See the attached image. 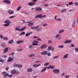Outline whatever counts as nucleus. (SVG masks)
<instances>
[{"mask_svg": "<svg viewBox=\"0 0 78 78\" xmlns=\"http://www.w3.org/2000/svg\"><path fill=\"white\" fill-rule=\"evenodd\" d=\"M35 9L37 11L41 12L42 11V8L40 7H36L35 8Z\"/></svg>", "mask_w": 78, "mask_h": 78, "instance_id": "1", "label": "nucleus"}, {"mask_svg": "<svg viewBox=\"0 0 78 78\" xmlns=\"http://www.w3.org/2000/svg\"><path fill=\"white\" fill-rule=\"evenodd\" d=\"M2 75H4V77H7L9 76V74L6 73V72H3L2 73Z\"/></svg>", "mask_w": 78, "mask_h": 78, "instance_id": "2", "label": "nucleus"}, {"mask_svg": "<svg viewBox=\"0 0 78 78\" xmlns=\"http://www.w3.org/2000/svg\"><path fill=\"white\" fill-rule=\"evenodd\" d=\"M32 45H38V44H37V43H38V41H34L32 42Z\"/></svg>", "mask_w": 78, "mask_h": 78, "instance_id": "3", "label": "nucleus"}, {"mask_svg": "<svg viewBox=\"0 0 78 78\" xmlns=\"http://www.w3.org/2000/svg\"><path fill=\"white\" fill-rule=\"evenodd\" d=\"M48 53V51H43L41 53V55H47Z\"/></svg>", "mask_w": 78, "mask_h": 78, "instance_id": "4", "label": "nucleus"}, {"mask_svg": "<svg viewBox=\"0 0 78 78\" xmlns=\"http://www.w3.org/2000/svg\"><path fill=\"white\" fill-rule=\"evenodd\" d=\"M1 46L3 48H5L6 46V44L5 43L2 42L1 44Z\"/></svg>", "mask_w": 78, "mask_h": 78, "instance_id": "5", "label": "nucleus"}, {"mask_svg": "<svg viewBox=\"0 0 78 78\" xmlns=\"http://www.w3.org/2000/svg\"><path fill=\"white\" fill-rule=\"evenodd\" d=\"M28 5L30 6H33V5H36V3L35 2H29L28 3Z\"/></svg>", "mask_w": 78, "mask_h": 78, "instance_id": "6", "label": "nucleus"}, {"mask_svg": "<svg viewBox=\"0 0 78 78\" xmlns=\"http://www.w3.org/2000/svg\"><path fill=\"white\" fill-rule=\"evenodd\" d=\"M47 46L45 44H43L42 45L41 47V49H45L46 48H47Z\"/></svg>", "mask_w": 78, "mask_h": 78, "instance_id": "7", "label": "nucleus"}, {"mask_svg": "<svg viewBox=\"0 0 78 78\" xmlns=\"http://www.w3.org/2000/svg\"><path fill=\"white\" fill-rule=\"evenodd\" d=\"M8 12L9 14L11 15L12 14H13L14 12V11L13 10H10L8 11Z\"/></svg>", "mask_w": 78, "mask_h": 78, "instance_id": "8", "label": "nucleus"}, {"mask_svg": "<svg viewBox=\"0 0 78 78\" xmlns=\"http://www.w3.org/2000/svg\"><path fill=\"white\" fill-rule=\"evenodd\" d=\"M53 72L55 73H59V69H55L53 70Z\"/></svg>", "mask_w": 78, "mask_h": 78, "instance_id": "9", "label": "nucleus"}, {"mask_svg": "<svg viewBox=\"0 0 78 78\" xmlns=\"http://www.w3.org/2000/svg\"><path fill=\"white\" fill-rule=\"evenodd\" d=\"M12 60H13L12 58V57H9V58L7 60V62H11V61H12Z\"/></svg>", "mask_w": 78, "mask_h": 78, "instance_id": "10", "label": "nucleus"}, {"mask_svg": "<svg viewBox=\"0 0 78 78\" xmlns=\"http://www.w3.org/2000/svg\"><path fill=\"white\" fill-rule=\"evenodd\" d=\"M39 26H36V27H33H33H31V29L32 30H36L37 28H39Z\"/></svg>", "mask_w": 78, "mask_h": 78, "instance_id": "11", "label": "nucleus"}, {"mask_svg": "<svg viewBox=\"0 0 78 78\" xmlns=\"http://www.w3.org/2000/svg\"><path fill=\"white\" fill-rule=\"evenodd\" d=\"M42 14L37 15L35 17V18H38V17H39V18H42Z\"/></svg>", "mask_w": 78, "mask_h": 78, "instance_id": "12", "label": "nucleus"}, {"mask_svg": "<svg viewBox=\"0 0 78 78\" xmlns=\"http://www.w3.org/2000/svg\"><path fill=\"white\" fill-rule=\"evenodd\" d=\"M57 16H55L54 18V19L56 21H61V18H56Z\"/></svg>", "mask_w": 78, "mask_h": 78, "instance_id": "13", "label": "nucleus"}, {"mask_svg": "<svg viewBox=\"0 0 78 78\" xmlns=\"http://www.w3.org/2000/svg\"><path fill=\"white\" fill-rule=\"evenodd\" d=\"M41 64H35L33 65V67H39V66H41Z\"/></svg>", "mask_w": 78, "mask_h": 78, "instance_id": "14", "label": "nucleus"}, {"mask_svg": "<svg viewBox=\"0 0 78 78\" xmlns=\"http://www.w3.org/2000/svg\"><path fill=\"white\" fill-rule=\"evenodd\" d=\"M3 2L5 3H7V4H9L10 3V1L7 0H4L3 1Z\"/></svg>", "mask_w": 78, "mask_h": 78, "instance_id": "15", "label": "nucleus"}, {"mask_svg": "<svg viewBox=\"0 0 78 78\" xmlns=\"http://www.w3.org/2000/svg\"><path fill=\"white\" fill-rule=\"evenodd\" d=\"M8 48H5L3 52V53H6L8 51Z\"/></svg>", "mask_w": 78, "mask_h": 78, "instance_id": "16", "label": "nucleus"}, {"mask_svg": "<svg viewBox=\"0 0 78 78\" xmlns=\"http://www.w3.org/2000/svg\"><path fill=\"white\" fill-rule=\"evenodd\" d=\"M27 71L28 72H33V69L32 68H29L27 69Z\"/></svg>", "mask_w": 78, "mask_h": 78, "instance_id": "17", "label": "nucleus"}, {"mask_svg": "<svg viewBox=\"0 0 78 78\" xmlns=\"http://www.w3.org/2000/svg\"><path fill=\"white\" fill-rule=\"evenodd\" d=\"M11 73L12 74H15L16 73V71L15 70H12L11 71Z\"/></svg>", "mask_w": 78, "mask_h": 78, "instance_id": "18", "label": "nucleus"}, {"mask_svg": "<svg viewBox=\"0 0 78 78\" xmlns=\"http://www.w3.org/2000/svg\"><path fill=\"white\" fill-rule=\"evenodd\" d=\"M42 30V28H37L36 29L37 31H41V30Z\"/></svg>", "mask_w": 78, "mask_h": 78, "instance_id": "19", "label": "nucleus"}, {"mask_svg": "<svg viewBox=\"0 0 78 78\" xmlns=\"http://www.w3.org/2000/svg\"><path fill=\"white\" fill-rule=\"evenodd\" d=\"M48 69H55V67L53 66H51V65H50L48 67H47Z\"/></svg>", "mask_w": 78, "mask_h": 78, "instance_id": "20", "label": "nucleus"}, {"mask_svg": "<svg viewBox=\"0 0 78 78\" xmlns=\"http://www.w3.org/2000/svg\"><path fill=\"white\" fill-rule=\"evenodd\" d=\"M72 41L71 40H67L65 42V44H68V43H71Z\"/></svg>", "mask_w": 78, "mask_h": 78, "instance_id": "21", "label": "nucleus"}, {"mask_svg": "<svg viewBox=\"0 0 78 78\" xmlns=\"http://www.w3.org/2000/svg\"><path fill=\"white\" fill-rule=\"evenodd\" d=\"M5 23H7L8 24H10V21L9 20H5Z\"/></svg>", "mask_w": 78, "mask_h": 78, "instance_id": "22", "label": "nucleus"}, {"mask_svg": "<svg viewBox=\"0 0 78 78\" xmlns=\"http://www.w3.org/2000/svg\"><path fill=\"white\" fill-rule=\"evenodd\" d=\"M68 56H69V54H67L64 56L63 57V58H67Z\"/></svg>", "mask_w": 78, "mask_h": 78, "instance_id": "23", "label": "nucleus"}, {"mask_svg": "<svg viewBox=\"0 0 78 78\" xmlns=\"http://www.w3.org/2000/svg\"><path fill=\"white\" fill-rule=\"evenodd\" d=\"M48 67H45L44 68V69H42V71H41V72H44V71H45V70H47V69H48Z\"/></svg>", "mask_w": 78, "mask_h": 78, "instance_id": "24", "label": "nucleus"}, {"mask_svg": "<svg viewBox=\"0 0 78 78\" xmlns=\"http://www.w3.org/2000/svg\"><path fill=\"white\" fill-rule=\"evenodd\" d=\"M64 31V30H60L59 31V34H61V33H62Z\"/></svg>", "mask_w": 78, "mask_h": 78, "instance_id": "25", "label": "nucleus"}, {"mask_svg": "<svg viewBox=\"0 0 78 78\" xmlns=\"http://www.w3.org/2000/svg\"><path fill=\"white\" fill-rule=\"evenodd\" d=\"M31 33H32V32H31V33L30 32V33H27L26 35V37H28V36H30V34H31Z\"/></svg>", "mask_w": 78, "mask_h": 78, "instance_id": "26", "label": "nucleus"}, {"mask_svg": "<svg viewBox=\"0 0 78 78\" xmlns=\"http://www.w3.org/2000/svg\"><path fill=\"white\" fill-rule=\"evenodd\" d=\"M14 42V40L12 39L9 41V44H12Z\"/></svg>", "mask_w": 78, "mask_h": 78, "instance_id": "27", "label": "nucleus"}, {"mask_svg": "<svg viewBox=\"0 0 78 78\" xmlns=\"http://www.w3.org/2000/svg\"><path fill=\"white\" fill-rule=\"evenodd\" d=\"M3 39L5 41H8V38L7 37H3Z\"/></svg>", "mask_w": 78, "mask_h": 78, "instance_id": "28", "label": "nucleus"}, {"mask_svg": "<svg viewBox=\"0 0 78 78\" xmlns=\"http://www.w3.org/2000/svg\"><path fill=\"white\" fill-rule=\"evenodd\" d=\"M23 42V41H18L17 42V44H19L20 43H22Z\"/></svg>", "mask_w": 78, "mask_h": 78, "instance_id": "29", "label": "nucleus"}, {"mask_svg": "<svg viewBox=\"0 0 78 78\" xmlns=\"http://www.w3.org/2000/svg\"><path fill=\"white\" fill-rule=\"evenodd\" d=\"M28 25L29 27H31V26H33V23H30L28 24Z\"/></svg>", "mask_w": 78, "mask_h": 78, "instance_id": "30", "label": "nucleus"}, {"mask_svg": "<svg viewBox=\"0 0 78 78\" xmlns=\"http://www.w3.org/2000/svg\"><path fill=\"white\" fill-rule=\"evenodd\" d=\"M15 30H16V31H21V30L20 29L17 27L15 28Z\"/></svg>", "mask_w": 78, "mask_h": 78, "instance_id": "31", "label": "nucleus"}, {"mask_svg": "<svg viewBox=\"0 0 78 78\" xmlns=\"http://www.w3.org/2000/svg\"><path fill=\"white\" fill-rule=\"evenodd\" d=\"M20 9H21V6H19L18 7H17V11H19Z\"/></svg>", "mask_w": 78, "mask_h": 78, "instance_id": "32", "label": "nucleus"}, {"mask_svg": "<svg viewBox=\"0 0 78 78\" xmlns=\"http://www.w3.org/2000/svg\"><path fill=\"white\" fill-rule=\"evenodd\" d=\"M26 29V27H24L21 29V31H23V30H25Z\"/></svg>", "mask_w": 78, "mask_h": 78, "instance_id": "33", "label": "nucleus"}, {"mask_svg": "<svg viewBox=\"0 0 78 78\" xmlns=\"http://www.w3.org/2000/svg\"><path fill=\"white\" fill-rule=\"evenodd\" d=\"M22 21L23 22V23H30V21H29L28 22H25V20H22Z\"/></svg>", "mask_w": 78, "mask_h": 78, "instance_id": "34", "label": "nucleus"}, {"mask_svg": "<svg viewBox=\"0 0 78 78\" xmlns=\"http://www.w3.org/2000/svg\"><path fill=\"white\" fill-rule=\"evenodd\" d=\"M29 57H33V56H34V54H32L28 55Z\"/></svg>", "mask_w": 78, "mask_h": 78, "instance_id": "35", "label": "nucleus"}, {"mask_svg": "<svg viewBox=\"0 0 78 78\" xmlns=\"http://www.w3.org/2000/svg\"><path fill=\"white\" fill-rule=\"evenodd\" d=\"M75 23H76L75 20H74L73 21V23L72 25V27H74L75 25Z\"/></svg>", "mask_w": 78, "mask_h": 78, "instance_id": "36", "label": "nucleus"}, {"mask_svg": "<svg viewBox=\"0 0 78 78\" xmlns=\"http://www.w3.org/2000/svg\"><path fill=\"white\" fill-rule=\"evenodd\" d=\"M51 47L50 46L48 47V51H50L51 50Z\"/></svg>", "mask_w": 78, "mask_h": 78, "instance_id": "37", "label": "nucleus"}, {"mask_svg": "<svg viewBox=\"0 0 78 78\" xmlns=\"http://www.w3.org/2000/svg\"><path fill=\"white\" fill-rule=\"evenodd\" d=\"M66 9H64L61 10V12H66Z\"/></svg>", "mask_w": 78, "mask_h": 78, "instance_id": "38", "label": "nucleus"}, {"mask_svg": "<svg viewBox=\"0 0 78 78\" xmlns=\"http://www.w3.org/2000/svg\"><path fill=\"white\" fill-rule=\"evenodd\" d=\"M60 36H61V35H60V34H58L55 37L56 38H58V37H60Z\"/></svg>", "mask_w": 78, "mask_h": 78, "instance_id": "39", "label": "nucleus"}, {"mask_svg": "<svg viewBox=\"0 0 78 78\" xmlns=\"http://www.w3.org/2000/svg\"><path fill=\"white\" fill-rule=\"evenodd\" d=\"M9 24H4V26H5V27H8L9 26Z\"/></svg>", "mask_w": 78, "mask_h": 78, "instance_id": "40", "label": "nucleus"}, {"mask_svg": "<svg viewBox=\"0 0 78 78\" xmlns=\"http://www.w3.org/2000/svg\"><path fill=\"white\" fill-rule=\"evenodd\" d=\"M13 67H18V64H15L13 65Z\"/></svg>", "mask_w": 78, "mask_h": 78, "instance_id": "41", "label": "nucleus"}, {"mask_svg": "<svg viewBox=\"0 0 78 78\" xmlns=\"http://www.w3.org/2000/svg\"><path fill=\"white\" fill-rule=\"evenodd\" d=\"M18 67L19 68H21V67H22V65L18 64Z\"/></svg>", "mask_w": 78, "mask_h": 78, "instance_id": "42", "label": "nucleus"}, {"mask_svg": "<svg viewBox=\"0 0 78 78\" xmlns=\"http://www.w3.org/2000/svg\"><path fill=\"white\" fill-rule=\"evenodd\" d=\"M75 50L76 52H78V48H75Z\"/></svg>", "mask_w": 78, "mask_h": 78, "instance_id": "43", "label": "nucleus"}, {"mask_svg": "<svg viewBox=\"0 0 78 78\" xmlns=\"http://www.w3.org/2000/svg\"><path fill=\"white\" fill-rule=\"evenodd\" d=\"M29 48H31V49H33V48H34L33 46L32 45H30L29 47Z\"/></svg>", "mask_w": 78, "mask_h": 78, "instance_id": "44", "label": "nucleus"}, {"mask_svg": "<svg viewBox=\"0 0 78 78\" xmlns=\"http://www.w3.org/2000/svg\"><path fill=\"white\" fill-rule=\"evenodd\" d=\"M15 16L14 15L13 16H11L9 17V19H13V18H14L15 17Z\"/></svg>", "mask_w": 78, "mask_h": 78, "instance_id": "45", "label": "nucleus"}, {"mask_svg": "<svg viewBox=\"0 0 78 78\" xmlns=\"http://www.w3.org/2000/svg\"><path fill=\"white\" fill-rule=\"evenodd\" d=\"M25 34V32H23L21 33L20 34V35H22V34Z\"/></svg>", "mask_w": 78, "mask_h": 78, "instance_id": "46", "label": "nucleus"}, {"mask_svg": "<svg viewBox=\"0 0 78 78\" xmlns=\"http://www.w3.org/2000/svg\"><path fill=\"white\" fill-rule=\"evenodd\" d=\"M58 47L59 48H64V46L63 45H61L60 46H58Z\"/></svg>", "mask_w": 78, "mask_h": 78, "instance_id": "47", "label": "nucleus"}, {"mask_svg": "<svg viewBox=\"0 0 78 78\" xmlns=\"http://www.w3.org/2000/svg\"><path fill=\"white\" fill-rule=\"evenodd\" d=\"M47 25H48L47 23H45L43 25V27H46V26H47Z\"/></svg>", "mask_w": 78, "mask_h": 78, "instance_id": "48", "label": "nucleus"}, {"mask_svg": "<svg viewBox=\"0 0 78 78\" xmlns=\"http://www.w3.org/2000/svg\"><path fill=\"white\" fill-rule=\"evenodd\" d=\"M47 55L49 56H51V53L50 52H48V53H47Z\"/></svg>", "mask_w": 78, "mask_h": 78, "instance_id": "49", "label": "nucleus"}, {"mask_svg": "<svg viewBox=\"0 0 78 78\" xmlns=\"http://www.w3.org/2000/svg\"><path fill=\"white\" fill-rule=\"evenodd\" d=\"M52 41L51 40H49L48 42V44H51V43H52Z\"/></svg>", "mask_w": 78, "mask_h": 78, "instance_id": "50", "label": "nucleus"}, {"mask_svg": "<svg viewBox=\"0 0 78 78\" xmlns=\"http://www.w3.org/2000/svg\"><path fill=\"white\" fill-rule=\"evenodd\" d=\"M0 37L1 38V39H3V35H0Z\"/></svg>", "mask_w": 78, "mask_h": 78, "instance_id": "51", "label": "nucleus"}, {"mask_svg": "<svg viewBox=\"0 0 78 78\" xmlns=\"http://www.w3.org/2000/svg\"><path fill=\"white\" fill-rule=\"evenodd\" d=\"M54 49H55V48H54L51 47V50L52 51H54Z\"/></svg>", "mask_w": 78, "mask_h": 78, "instance_id": "52", "label": "nucleus"}, {"mask_svg": "<svg viewBox=\"0 0 78 78\" xmlns=\"http://www.w3.org/2000/svg\"><path fill=\"white\" fill-rule=\"evenodd\" d=\"M48 64H49V63H48H48H46L45 64H44V66H48Z\"/></svg>", "mask_w": 78, "mask_h": 78, "instance_id": "53", "label": "nucleus"}, {"mask_svg": "<svg viewBox=\"0 0 78 78\" xmlns=\"http://www.w3.org/2000/svg\"><path fill=\"white\" fill-rule=\"evenodd\" d=\"M69 5H73V2H69Z\"/></svg>", "mask_w": 78, "mask_h": 78, "instance_id": "54", "label": "nucleus"}, {"mask_svg": "<svg viewBox=\"0 0 78 78\" xmlns=\"http://www.w3.org/2000/svg\"><path fill=\"white\" fill-rule=\"evenodd\" d=\"M71 46L72 47H75V45L73 44H71Z\"/></svg>", "mask_w": 78, "mask_h": 78, "instance_id": "55", "label": "nucleus"}, {"mask_svg": "<svg viewBox=\"0 0 78 78\" xmlns=\"http://www.w3.org/2000/svg\"><path fill=\"white\" fill-rule=\"evenodd\" d=\"M6 70H8V69H9V67L8 66L6 67L5 68Z\"/></svg>", "mask_w": 78, "mask_h": 78, "instance_id": "56", "label": "nucleus"}, {"mask_svg": "<svg viewBox=\"0 0 78 78\" xmlns=\"http://www.w3.org/2000/svg\"><path fill=\"white\" fill-rule=\"evenodd\" d=\"M58 58V56H56L53 57V59H56V58Z\"/></svg>", "mask_w": 78, "mask_h": 78, "instance_id": "57", "label": "nucleus"}, {"mask_svg": "<svg viewBox=\"0 0 78 78\" xmlns=\"http://www.w3.org/2000/svg\"><path fill=\"white\" fill-rule=\"evenodd\" d=\"M0 61L1 62H4V61L2 59H1Z\"/></svg>", "mask_w": 78, "mask_h": 78, "instance_id": "58", "label": "nucleus"}, {"mask_svg": "<svg viewBox=\"0 0 78 78\" xmlns=\"http://www.w3.org/2000/svg\"><path fill=\"white\" fill-rule=\"evenodd\" d=\"M75 5H76V6H78V2H76L75 3Z\"/></svg>", "mask_w": 78, "mask_h": 78, "instance_id": "59", "label": "nucleus"}, {"mask_svg": "<svg viewBox=\"0 0 78 78\" xmlns=\"http://www.w3.org/2000/svg\"><path fill=\"white\" fill-rule=\"evenodd\" d=\"M44 6L47 7L48 6V4H45L44 5Z\"/></svg>", "mask_w": 78, "mask_h": 78, "instance_id": "60", "label": "nucleus"}, {"mask_svg": "<svg viewBox=\"0 0 78 78\" xmlns=\"http://www.w3.org/2000/svg\"><path fill=\"white\" fill-rule=\"evenodd\" d=\"M47 17V16L44 15L42 16L41 17L42 18H43L44 17Z\"/></svg>", "mask_w": 78, "mask_h": 78, "instance_id": "61", "label": "nucleus"}, {"mask_svg": "<svg viewBox=\"0 0 78 78\" xmlns=\"http://www.w3.org/2000/svg\"><path fill=\"white\" fill-rule=\"evenodd\" d=\"M14 53L13 52L12 54H9V55H12H12H14Z\"/></svg>", "mask_w": 78, "mask_h": 78, "instance_id": "62", "label": "nucleus"}, {"mask_svg": "<svg viewBox=\"0 0 78 78\" xmlns=\"http://www.w3.org/2000/svg\"><path fill=\"white\" fill-rule=\"evenodd\" d=\"M34 39H37V38H38V37H37L34 36Z\"/></svg>", "mask_w": 78, "mask_h": 78, "instance_id": "63", "label": "nucleus"}, {"mask_svg": "<svg viewBox=\"0 0 78 78\" xmlns=\"http://www.w3.org/2000/svg\"><path fill=\"white\" fill-rule=\"evenodd\" d=\"M2 57H3V58H6L7 57V56L6 55H3L2 56Z\"/></svg>", "mask_w": 78, "mask_h": 78, "instance_id": "64", "label": "nucleus"}]
</instances>
